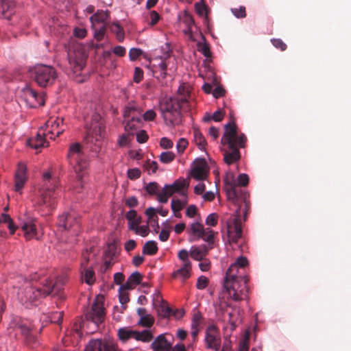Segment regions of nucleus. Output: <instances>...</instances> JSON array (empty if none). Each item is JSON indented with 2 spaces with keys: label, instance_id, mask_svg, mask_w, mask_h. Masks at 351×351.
Masks as SVG:
<instances>
[{
  "label": "nucleus",
  "instance_id": "nucleus-1",
  "mask_svg": "<svg viewBox=\"0 0 351 351\" xmlns=\"http://www.w3.org/2000/svg\"><path fill=\"white\" fill-rule=\"evenodd\" d=\"M225 131L221 139L223 149V160L228 165L237 162L241 159L239 149L244 148L247 138L243 133L239 134L234 122H230L225 125Z\"/></svg>",
  "mask_w": 351,
  "mask_h": 351
},
{
  "label": "nucleus",
  "instance_id": "nucleus-2",
  "mask_svg": "<svg viewBox=\"0 0 351 351\" xmlns=\"http://www.w3.org/2000/svg\"><path fill=\"white\" fill-rule=\"evenodd\" d=\"M66 159L69 166L76 174L75 190L80 193L85 184V178L87 176L88 161L79 143H73L69 145Z\"/></svg>",
  "mask_w": 351,
  "mask_h": 351
},
{
  "label": "nucleus",
  "instance_id": "nucleus-3",
  "mask_svg": "<svg viewBox=\"0 0 351 351\" xmlns=\"http://www.w3.org/2000/svg\"><path fill=\"white\" fill-rule=\"evenodd\" d=\"M54 287L53 284L49 283L47 280L27 282L19 289L18 297L21 303L33 304L40 298H45L52 293Z\"/></svg>",
  "mask_w": 351,
  "mask_h": 351
},
{
  "label": "nucleus",
  "instance_id": "nucleus-4",
  "mask_svg": "<svg viewBox=\"0 0 351 351\" xmlns=\"http://www.w3.org/2000/svg\"><path fill=\"white\" fill-rule=\"evenodd\" d=\"M237 181L238 184H236L233 176H232L231 178H226L225 179L226 191L228 199L234 205L238 206L241 202L244 203L245 208L243 215L245 221L248 210L250 209V202L247 200L249 195L239 189L238 186H247L249 183V177L245 173H241L238 176Z\"/></svg>",
  "mask_w": 351,
  "mask_h": 351
},
{
  "label": "nucleus",
  "instance_id": "nucleus-5",
  "mask_svg": "<svg viewBox=\"0 0 351 351\" xmlns=\"http://www.w3.org/2000/svg\"><path fill=\"white\" fill-rule=\"evenodd\" d=\"M58 180L51 178L50 172H45L43 174V191L41 192L37 204L40 208L46 209L47 213L55 209L58 192L56 191Z\"/></svg>",
  "mask_w": 351,
  "mask_h": 351
},
{
  "label": "nucleus",
  "instance_id": "nucleus-6",
  "mask_svg": "<svg viewBox=\"0 0 351 351\" xmlns=\"http://www.w3.org/2000/svg\"><path fill=\"white\" fill-rule=\"evenodd\" d=\"M186 101L180 103L178 98L165 97L160 101L159 110L166 125L173 126L181 123L180 108H185Z\"/></svg>",
  "mask_w": 351,
  "mask_h": 351
},
{
  "label": "nucleus",
  "instance_id": "nucleus-7",
  "mask_svg": "<svg viewBox=\"0 0 351 351\" xmlns=\"http://www.w3.org/2000/svg\"><path fill=\"white\" fill-rule=\"evenodd\" d=\"M248 280V277L243 274H236L231 277L226 273L223 287L233 300L240 301L244 300L247 295Z\"/></svg>",
  "mask_w": 351,
  "mask_h": 351
},
{
  "label": "nucleus",
  "instance_id": "nucleus-8",
  "mask_svg": "<svg viewBox=\"0 0 351 351\" xmlns=\"http://www.w3.org/2000/svg\"><path fill=\"white\" fill-rule=\"evenodd\" d=\"M29 76L40 87L52 86L58 78L54 67L47 64H36L29 69Z\"/></svg>",
  "mask_w": 351,
  "mask_h": 351
},
{
  "label": "nucleus",
  "instance_id": "nucleus-9",
  "mask_svg": "<svg viewBox=\"0 0 351 351\" xmlns=\"http://www.w3.org/2000/svg\"><path fill=\"white\" fill-rule=\"evenodd\" d=\"M87 55L81 46H75L73 50L68 52L69 75L72 77L80 75L86 65Z\"/></svg>",
  "mask_w": 351,
  "mask_h": 351
},
{
  "label": "nucleus",
  "instance_id": "nucleus-10",
  "mask_svg": "<svg viewBox=\"0 0 351 351\" xmlns=\"http://www.w3.org/2000/svg\"><path fill=\"white\" fill-rule=\"evenodd\" d=\"M105 138V126L102 123L92 124L91 128L87 132L86 141L90 144L93 152H98L102 147Z\"/></svg>",
  "mask_w": 351,
  "mask_h": 351
},
{
  "label": "nucleus",
  "instance_id": "nucleus-11",
  "mask_svg": "<svg viewBox=\"0 0 351 351\" xmlns=\"http://www.w3.org/2000/svg\"><path fill=\"white\" fill-rule=\"evenodd\" d=\"M227 232L228 242L237 243L242 237V222L241 218V206L238 205L232 219L228 221Z\"/></svg>",
  "mask_w": 351,
  "mask_h": 351
},
{
  "label": "nucleus",
  "instance_id": "nucleus-12",
  "mask_svg": "<svg viewBox=\"0 0 351 351\" xmlns=\"http://www.w3.org/2000/svg\"><path fill=\"white\" fill-rule=\"evenodd\" d=\"M155 311L158 317V325L167 324V319L173 313V310L169 307L168 302L162 298L158 290H155Z\"/></svg>",
  "mask_w": 351,
  "mask_h": 351
},
{
  "label": "nucleus",
  "instance_id": "nucleus-13",
  "mask_svg": "<svg viewBox=\"0 0 351 351\" xmlns=\"http://www.w3.org/2000/svg\"><path fill=\"white\" fill-rule=\"evenodd\" d=\"M118 336L123 341H127L130 339L145 343L149 342L153 338V334L149 330H143L141 332L132 330L129 328H121L118 330Z\"/></svg>",
  "mask_w": 351,
  "mask_h": 351
},
{
  "label": "nucleus",
  "instance_id": "nucleus-14",
  "mask_svg": "<svg viewBox=\"0 0 351 351\" xmlns=\"http://www.w3.org/2000/svg\"><path fill=\"white\" fill-rule=\"evenodd\" d=\"M171 51V47L168 43H165L160 49H157V56L155 57V60H159L160 62L158 63V66L157 70H155V73L160 72V75L157 77L158 79H163L166 76V60L169 58Z\"/></svg>",
  "mask_w": 351,
  "mask_h": 351
},
{
  "label": "nucleus",
  "instance_id": "nucleus-15",
  "mask_svg": "<svg viewBox=\"0 0 351 351\" xmlns=\"http://www.w3.org/2000/svg\"><path fill=\"white\" fill-rule=\"evenodd\" d=\"M205 343L206 347L218 351L221 346V337L215 325L209 326L206 330Z\"/></svg>",
  "mask_w": 351,
  "mask_h": 351
},
{
  "label": "nucleus",
  "instance_id": "nucleus-16",
  "mask_svg": "<svg viewBox=\"0 0 351 351\" xmlns=\"http://www.w3.org/2000/svg\"><path fill=\"white\" fill-rule=\"evenodd\" d=\"M105 317V310L102 303L95 302L91 308L85 314V318L98 326L103 322Z\"/></svg>",
  "mask_w": 351,
  "mask_h": 351
},
{
  "label": "nucleus",
  "instance_id": "nucleus-17",
  "mask_svg": "<svg viewBox=\"0 0 351 351\" xmlns=\"http://www.w3.org/2000/svg\"><path fill=\"white\" fill-rule=\"evenodd\" d=\"M207 165L205 159H196L191 165L190 176L196 180H204L206 179L208 172Z\"/></svg>",
  "mask_w": 351,
  "mask_h": 351
},
{
  "label": "nucleus",
  "instance_id": "nucleus-18",
  "mask_svg": "<svg viewBox=\"0 0 351 351\" xmlns=\"http://www.w3.org/2000/svg\"><path fill=\"white\" fill-rule=\"evenodd\" d=\"M63 123V119L56 117L55 119H50L45 123V129L44 131L49 136L51 139H55L56 137L59 136L63 133L64 129L60 127Z\"/></svg>",
  "mask_w": 351,
  "mask_h": 351
},
{
  "label": "nucleus",
  "instance_id": "nucleus-19",
  "mask_svg": "<svg viewBox=\"0 0 351 351\" xmlns=\"http://www.w3.org/2000/svg\"><path fill=\"white\" fill-rule=\"evenodd\" d=\"M23 97L30 108H36L45 104L43 97L29 87L23 88Z\"/></svg>",
  "mask_w": 351,
  "mask_h": 351
},
{
  "label": "nucleus",
  "instance_id": "nucleus-20",
  "mask_svg": "<svg viewBox=\"0 0 351 351\" xmlns=\"http://www.w3.org/2000/svg\"><path fill=\"white\" fill-rule=\"evenodd\" d=\"M85 351H122L116 344L100 339L91 340Z\"/></svg>",
  "mask_w": 351,
  "mask_h": 351
},
{
  "label": "nucleus",
  "instance_id": "nucleus-21",
  "mask_svg": "<svg viewBox=\"0 0 351 351\" xmlns=\"http://www.w3.org/2000/svg\"><path fill=\"white\" fill-rule=\"evenodd\" d=\"M59 227L64 230H73L74 232H78L80 230V221L73 215L69 213L63 214L60 216L58 221Z\"/></svg>",
  "mask_w": 351,
  "mask_h": 351
},
{
  "label": "nucleus",
  "instance_id": "nucleus-22",
  "mask_svg": "<svg viewBox=\"0 0 351 351\" xmlns=\"http://www.w3.org/2000/svg\"><path fill=\"white\" fill-rule=\"evenodd\" d=\"M46 136H49L44 131V129L40 128L35 137L31 138L27 141V145L35 149L47 147L49 143L45 140Z\"/></svg>",
  "mask_w": 351,
  "mask_h": 351
},
{
  "label": "nucleus",
  "instance_id": "nucleus-23",
  "mask_svg": "<svg viewBox=\"0 0 351 351\" xmlns=\"http://www.w3.org/2000/svg\"><path fill=\"white\" fill-rule=\"evenodd\" d=\"M248 261L245 257L240 256L236 262L232 264L228 269L226 273L229 276L233 277L236 274H243L242 272L244 267L247 265Z\"/></svg>",
  "mask_w": 351,
  "mask_h": 351
},
{
  "label": "nucleus",
  "instance_id": "nucleus-24",
  "mask_svg": "<svg viewBox=\"0 0 351 351\" xmlns=\"http://www.w3.org/2000/svg\"><path fill=\"white\" fill-rule=\"evenodd\" d=\"M26 167L24 165L19 164L15 174L14 190L17 192H20L26 182Z\"/></svg>",
  "mask_w": 351,
  "mask_h": 351
},
{
  "label": "nucleus",
  "instance_id": "nucleus-25",
  "mask_svg": "<svg viewBox=\"0 0 351 351\" xmlns=\"http://www.w3.org/2000/svg\"><path fill=\"white\" fill-rule=\"evenodd\" d=\"M143 111L133 104H129L125 108L123 112L124 119L141 121Z\"/></svg>",
  "mask_w": 351,
  "mask_h": 351
},
{
  "label": "nucleus",
  "instance_id": "nucleus-26",
  "mask_svg": "<svg viewBox=\"0 0 351 351\" xmlns=\"http://www.w3.org/2000/svg\"><path fill=\"white\" fill-rule=\"evenodd\" d=\"M0 17L10 19L14 13L15 3L12 0H0Z\"/></svg>",
  "mask_w": 351,
  "mask_h": 351
},
{
  "label": "nucleus",
  "instance_id": "nucleus-27",
  "mask_svg": "<svg viewBox=\"0 0 351 351\" xmlns=\"http://www.w3.org/2000/svg\"><path fill=\"white\" fill-rule=\"evenodd\" d=\"M169 333L159 335L155 338V351H168L171 348V343L167 339Z\"/></svg>",
  "mask_w": 351,
  "mask_h": 351
},
{
  "label": "nucleus",
  "instance_id": "nucleus-28",
  "mask_svg": "<svg viewBox=\"0 0 351 351\" xmlns=\"http://www.w3.org/2000/svg\"><path fill=\"white\" fill-rule=\"evenodd\" d=\"M125 218L128 221V228L130 230L136 229V226L141 224L142 219L137 215L135 210H130L125 214Z\"/></svg>",
  "mask_w": 351,
  "mask_h": 351
},
{
  "label": "nucleus",
  "instance_id": "nucleus-29",
  "mask_svg": "<svg viewBox=\"0 0 351 351\" xmlns=\"http://www.w3.org/2000/svg\"><path fill=\"white\" fill-rule=\"evenodd\" d=\"M204 226L199 222L193 223L190 228L187 229V232L192 234V237L189 239L190 242L197 241L200 239L201 234H203Z\"/></svg>",
  "mask_w": 351,
  "mask_h": 351
},
{
  "label": "nucleus",
  "instance_id": "nucleus-30",
  "mask_svg": "<svg viewBox=\"0 0 351 351\" xmlns=\"http://www.w3.org/2000/svg\"><path fill=\"white\" fill-rule=\"evenodd\" d=\"M189 184L186 183L185 180H177L174 182V183L171 185H166L167 187V193L169 195H173L174 193H179L180 195L182 194V192H186L184 191L185 188L188 187Z\"/></svg>",
  "mask_w": 351,
  "mask_h": 351
},
{
  "label": "nucleus",
  "instance_id": "nucleus-31",
  "mask_svg": "<svg viewBox=\"0 0 351 351\" xmlns=\"http://www.w3.org/2000/svg\"><path fill=\"white\" fill-rule=\"evenodd\" d=\"M108 17V14L103 10H97L93 16H90V20L92 26H100L104 25Z\"/></svg>",
  "mask_w": 351,
  "mask_h": 351
},
{
  "label": "nucleus",
  "instance_id": "nucleus-32",
  "mask_svg": "<svg viewBox=\"0 0 351 351\" xmlns=\"http://www.w3.org/2000/svg\"><path fill=\"white\" fill-rule=\"evenodd\" d=\"M21 228L27 239H30L36 234V225L32 219H29L25 221L22 225Z\"/></svg>",
  "mask_w": 351,
  "mask_h": 351
},
{
  "label": "nucleus",
  "instance_id": "nucleus-33",
  "mask_svg": "<svg viewBox=\"0 0 351 351\" xmlns=\"http://www.w3.org/2000/svg\"><path fill=\"white\" fill-rule=\"evenodd\" d=\"M193 132L195 144L201 150H204L206 145V141L204 136L202 135L199 128L196 127H193Z\"/></svg>",
  "mask_w": 351,
  "mask_h": 351
},
{
  "label": "nucleus",
  "instance_id": "nucleus-34",
  "mask_svg": "<svg viewBox=\"0 0 351 351\" xmlns=\"http://www.w3.org/2000/svg\"><path fill=\"white\" fill-rule=\"evenodd\" d=\"M82 280L88 285H93L95 281V271L91 267H85L80 271Z\"/></svg>",
  "mask_w": 351,
  "mask_h": 351
},
{
  "label": "nucleus",
  "instance_id": "nucleus-35",
  "mask_svg": "<svg viewBox=\"0 0 351 351\" xmlns=\"http://www.w3.org/2000/svg\"><path fill=\"white\" fill-rule=\"evenodd\" d=\"M123 123L125 132L132 135L134 132L141 127V121L124 119Z\"/></svg>",
  "mask_w": 351,
  "mask_h": 351
},
{
  "label": "nucleus",
  "instance_id": "nucleus-36",
  "mask_svg": "<svg viewBox=\"0 0 351 351\" xmlns=\"http://www.w3.org/2000/svg\"><path fill=\"white\" fill-rule=\"evenodd\" d=\"M191 265L186 266L182 265L180 269L173 272V276L174 278L182 277L183 280H186L191 276Z\"/></svg>",
  "mask_w": 351,
  "mask_h": 351
},
{
  "label": "nucleus",
  "instance_id": "nucleus-37",
  "mask_svg": "<svg viewBox=\"0 0 351 351\" xmlns=\"http://www.w3.org/2000/svg\"><path fill=\"white\" fill-rule=\"evenodd\" d=\"M110 29L112 33L116 34L117 38L119 42H122L124 39V32L123 28L117 23H114L110 26Z\"/></svg>",
  "mask_w": 351,
  "mask_h": 351
},
{
  "label": "nucleus",
  "instance_id": "nucleus-38",
  "mask_svg": "<svg viewBox=\"0 0 351 351\" xmlns=\"http://www.w3.org/2000/svg\"><path fill=\"white\" fill-rule=\"evenodd\" d=\"M179 96L177 98H191V88L189 84H183L178 90Z\"/></svg>",
  "mask_w": 351,
  "mask_h": 351
},
{
  "label": "nucleus",
  "instance_id": "nucleus-39",
  "mask_svg": "<svg viewBox=\"0 0 351 351\" xmlns=\"http://www.w3.org/2000/svg\"><path fill=\"white\" fill-rule=\"evenodd\" d=\"M176 158V155L172 152H162L159 156V160L161 162L168 164L171 162Z\"/></svg>",
  "mask_w": 351,
  "mask_h": 351
},
{
  "label": "nucleus",
  "instance_id": "nucleus-40",
  "mask_svg": "<svg viewBox=\"0 0 351 351\" xmlns=\"http://www.w3.org/2000/svg\"><path fill=\"white\" fill-rule=\"evenodd\" d=\"M119 299L120 303L122 305L121 306V308H122L121 313H122L123 311L126 309L127 306L125 304L130 300L129 294H128V291H125V290L119 289Z\"/></svg>",
  "mask_w": 351,
  "mask_h": 351
},
{
  "label": "nucleus",
  "instance_id": "nucleus-41",
  "mask_svg": "<svg viewBox=\"0 0 351 351\" xmlns=\"http://www.w3.org/2000/svg\"><path fill=\"white\" fill-rule=\"evenodd\" d=\"M43 280H47L49 283L53 284L55 285V287L53 289V291L56 290L57 291H58L60 289V288L59 287V285L62 286L63 285H64L66 282L67 276L66 274L59 276L57 278L56 282H53L52 280H49L47 278H44Z\"/></svg>",
  "mask_w": 351,
  "mask_h": 351
},
{
  "label": "nucleus",
  "instance_id": "nucleus-42",
  "mask_svg": "<svg viewBox=\"0 0 351 351\" xmlns=\"http://www.w3.org/2000/svg\"><path fill=\"white\" fill-rule=\"evenodd\" d=\"M117 253V247L114 244H108L104 250V258L113 259Z\"/></svg>",
  "mask_w": 351,
  "mask_h": 351
},
{
  "label": "nucleus",
  "instance_id": "nucleus-43",
  "mask_svg": "<svg viewBox=\"0 0 351 351\" xmlns=\"http://www.w3.org/2000/svg\"><path fill=\"white\" fill-rule=\"evenodd\" d=\"M203 324V317L202 315L197 312L194 313L192 318L191 328H199Z\"/></svg>",
  "mask_w": 351,
  "mask_h": 351
},
{
  "label": "nucleus",
  "instance_id": "nucleus-44",
  "mask_svg": "<svg viewBox=\"0 0 351 351\" xmlns=\"http://www.w3.org/2000/svg\"><path fill=\"white\" fill-rule=\"evenodd\" d=\"M154 324V317L152 316V315H149L147 317H141L138 322V325L145 327V328H150Z\"/></svg>",
  "mask_w": 351,
  "mask_h": 351
},
{
  "label": "nucleus",
  "instance_id": "nucleus-45",
  "mask_svg": "<svg viewBox=\"0 0 351 351\" xmlns=\"http://www.w3.org/2000/svg\"><path fill=\"white\" fill-rule=\"evenodd\" d=\"M189 252L184 249L180 250L178 254V258L182 261V265H185V267L191 265V262L189 258Z\"/></svg>",
  "mask_w": 351,
  "mask_h": 351
},
{
  "label": "nucleus",
  "instance_id": "nucleus-46",
  "mask_svg": "<svg viewBox=\"0 0 351 351\" xmlns=\"http://www.w3.org/2000/svg\"><path fill=\"white\" fill-rule=\"evenodd\" d=\"M200 239H202L204 241L208 242L209 244H213L214 241V234L213 231L209 228L204 229L203 234H201Z\"/></svg>",
  "mask_w": 351,
  "mask_h": 351
},
{
  "label": "nucleus",
  "instance_id": "nucleus-47",
  "mask_svg": "<svg viewBox=\"0 0 351 351\" xmlns=\"http://www.w3.org/2000/svg\"><path fill=\"white\" fill-rule=\"evenodd\" d=\"M93 29H94V37L98 40H101L104 34H105V31H106V27H105V25H100V26H95V27H93Z\"/></svg>",
  "mask_w": 351,
  "mask_h": 351
},
{
  "label": "nucleus",
  "instance_id": "nucleus-48",
  "mask_svg": "<svg viewBox=\"0 0 351 351\" xmlns=\"http://www.w3.org/2000/svg\"><path fill=\"white\" fill-rule=\"evenodd\" d=\"M190 255L191 256L195 261H202L204 258H205L202 254L201 253L197 246H192L190 250Z\"/></svg>",
  "mask_w": 351,
  "mask_h": 351
},
{
  "label": "nucleus",
  "instance_id": "nucleus-49",
  "mask_svg": "<svg viewBox=\"0 0 351 351\" xmlns=\"http://www.w3.org/2000/svg\"><path fill=\"white\" fill-rule=\"evenodd\" d=\"M62 317H63V312H54L51 313V315L49 317L50 322L51 323L56 324L58 325H60L62 324Z\"/></svg>",
  "mask_w": 351,
  "mask_h": 351
},
{
  "label": "nucleus",
  "instance_id": "nucleus-50",
  "mask_svg": "<svg viewBox=\"0 0 351 351\" xmlns=\"http://www.w3.org/2000/svg\"><path fill=\"white\" fill-rule=\"evenodd\" d=\"M136 234L141 235V237H146L149 233V228L147 225L136 226V229L132 230Z\"/></svg>",
  "mask_w": 351,
  "mask_h": 351
},
{
  "label": "nucleus",
  "instance_id": "nucleus-51",
  "mask_svg": "<svg viewBox=\"0 0 351 351\" xmlns=\"http://www.w3.org/2000/svg\"><path fill=\"white\" fill-rule=\"evenodd\" d=\"M141 274L138 271H135L132 273L128 279L129 280V282L136 286L141 283Z\"/></svg>",
  "mask_w": 351,
  "mask_h": 351
},
{
  "label": "nucleus",
  "instance_id": "nucleus-52",
  "mask_svg": "<svg viewBox=\"0 0 351 351\" xmlns=\"http://www.w3.org/2000/svg\"><path fill=\"white\" fill-rule=\"evenodd\" d=\"M159 144H160V147L165 149H171L173 146V141L167 137H162L160 140Z\"/></svg>",
  "mask_w": 351,
  "mask_h": 351
},
{
  "label": "nucleus",
  "instance_id": "nucleus-53",
  "mask_svg": "<svg viewBox=\"0 0 351 351\" xmlns=\"http://www.w3.org/2000/svg\"><path fill=\"white\" fill-rule=\"evenodd\" d=\"M167 187L165 186L162 192L157 194L158 195V199L161 203H166L168 201V198L171 196L172 195H169L167 193L169 191H167Z\"/></svg>",
  "mask_w": 351,
  "mask_h": 351
},
{
  "label": "nucleus",
  "instance_id": "nucleus-54",
  "mask_svg": "<svg viewBox=\"0 0 351 351\" xmlns=\"http://www.w3.org/2000/svg\"><path fill=\"white\" fill-rule=\"evenodd\" d=\"M188 144L189 143L186 138H180L176 145L178 152L180 154H182L184 152L185 149L187 147Z\"/></svg>",
  "mask_w": 351,
  "mask_h": 351
},
{
  "label": "nucleus",
  "instance_id": "nucleus-55",
  "mask_svg": "<svg viewBox=\"0 0 351 351\" xmlns=\"http://www.w3.org/2000/svg\"><path fill=\"white\" fill-rule=\"evenodd\" d=\"M271 43L276 48L280 49L282 51L287 49V45L280 38H272Z\"/></svg>",
  "mask_w": 351,
  "mask_h": 351
},
{
  "label": "nucleus",
  "instance_id": "nucleus-56",
  "mask_svg": "<svg viewBox=\"0 0 351 351\" xmlns=\"http://www.w3.org/2000/svg\"><path fill=\"white\" fill-rule=\"evenodd\" d=\"M143 254H154V241H149L147 242L143 247Z\"/></svg>",
  "mask_w": 351,
  "mask_h": 351
},
{
  "label": "nucleus",
  "instance_id": "nucleus-57",
  "mask_svg": "<svg viewBox=\"0 0 351 351\" xmlns=\"http://www.w3.org/2000/svg\"><path fill=\"white\" fill-rule=\"evenodd\" d=\"M21 333L26 337L29 338L31 341H34L35 339L31 334V328L25 325L20 326Z\"/></svg>",
  "mask_w": 351,
  "mask_h": 351
},
{
  "label": "nucleus",
  "instance_id": "nucleus-58",
  "mask_svg": "<svg viewBox=\"0 0 351 351\" xmlns=\"http://www.w3.org/2000/svg\"><path fill=\"white\" fill-rule=\"evenodd\" d=\"M208 284V278L204 276H201L197 279L196 287L198 289H204L207 287Z\"/></svg>",
  "mask_w": 351,
  "mask_h": 351
},
{
  "label": "nucleus",
  "instance_id": "nucleus-59",
  "mask_svg": "<svg viewBox=\"0 0 351 351\" xmlns=\"http://www.w3.org/2000/svg\"><path fill=\"white\" fill-rule=\"evenodd\" d=\"M143 55V51L137 48H132L129 51V57L131 60H136L139 56Z\"/></svg>",
  "mask_w": 351,
  "mask_h": 351
},
{
  "label": "nucleus",
  "instance_id": "nucleus-60",
  "mask_svg": "<svg viewBox=\"0 0 351 351\" xmlns=\"http://www.w3.org/2000/svg\"><path fill=\"white\" fill-rule=\"evenodd\" d=\"M218 216L215 213H211L208 215L206 219V223L208 226H215L217 223Z\"/></svg>",
  "mask_w": 351,
  "mask_h": 351
},
{
  "label": "nucleus",
  "instance_id": "nucleus-61",
  "mask_svg": "<svg viewBox=\"0 0 351 351\" xmlns=\"http://www.w3.org/2000/svg\"><path fill=\"white\" fill-rule=\"evenodd\" d=\"M232 12L237 18H244L246 16L245 8L243 6L232 9Z\"/></svg>",
  "mask_w": 351,
  "mask_h": 351
},
{
  "label": "nucleus",
  "instance_id": "nucleus-62",
  "mask_svg": "<svg viewBox=\"0 0 351 351\" xmlns=\"http://www.w3.org/2000/svg\"><path fill=\"white\" fill-rule=\"evenodd\" d=\"M130 135L131 134L128 133L127 134H123L120 136L118 143L120 147H125L128 145L130 141Z\"/></svg>",
  "mask_w": 351,
  "mask_h": 351
},
{
  "label": "nucleus",
  "instance_id": "nucleus-63",
  "mask_svg": "<svg viewBox=\"0 0 351 351\" xmlns=\"http://www.w3.org/2000/svg\"><path fill=\"white\" fill-rule=\"evenodd\" d=\"M200 261H201V263L199 264V269L202 271H208L210 268V261L208 259L205 258H204L203 260H202Z\"/></svg>",
  "mask_w": 351,
  "mask_h": 351
},
{
  "label": "nucleus",
  "instance_id": "nucleus-64",
  "mask_svg": "<svg viewBox=\"0 0 351 351\" xmlns=\"http://www.w3.org/2000/svg\"><path fill=\"white\" fill-rule=\"evenodd\" d=\"M141 176V171L138 169H131L128 171V176L131 180H136Z\"/></svg>",
  "mask_w": 351,
  "mask_h": 351
}]
</instances>
